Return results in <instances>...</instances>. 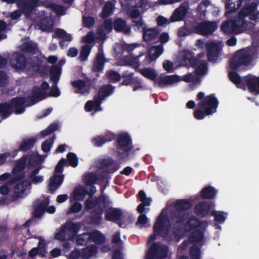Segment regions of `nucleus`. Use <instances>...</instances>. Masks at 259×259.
Masks as SVG:
<instances>
[{
    "label": "nucleus",
    "mask_w": 259,
    "mask_h": 259,
    "mask_svg": "<svg viewBox=\"0 0 259 259\" xmlns=\"http://www.w3.org/2000/svg\"><path fill=\"white\" fill-rule=\"evenodd\" d=\"M105 63V58L103 53H98L92 66V71L94 72H100L103 71Z\"/></svg>",
    "instance_id": "27"
},
{
    "label": "nucleus",
    "mask_w": 259,
    "mask_h": 259,
    "mask_svg": "<svg viewBox=\"0 0 259 259\" xmlns=\"http://www.w3.org/2000/svg\"><path fill=\"white\" fill-rule=\"evenodd\" d=\"M36 141V139L34 137L24 139L20 143L19 147L16 151L26 152L34 147Z\"/></svg>",
    "instance_id": "29"
},
{
    "label": "nucleus",
    "mask_w": 259,
    "mask_h": 259,
    "mask_svg": "<svg viewBox=\"0 0 259 259\" xmlns=\"http://www.w3.org/2000/svg\"><path fill=\"white\" fill-rule=\"evenodd\" d=\"M258 1L246 4L234 19L224 22L221 29L226 34H238L247 30L250 22L245 18L249 17L250 20L259 21V12L257 11Z\"/></svg>",
    "instance_id": "1"
},
{
    "label": "nucleus",
    "mask_w": 259,
    "mask_h": 259,
    "mask_svg": "<svg viewBox=\"0 0 259 259\" xmlns=\"http://www.w3.org/2000/svg\"><path fill=\"white\" fill-rule=\"evenodd\" d=\"M188 211H170L171 220L176 224L183 222L188 218Z\"/></svg>",
    "instance_id": "41"
},
{
    "label": "nucleus",
    "mask_w": 259,
    "mask_h": 259,
    "mask_svg": "<svg viewBox=\"0 0 259 259\" xmlns=\"http://www.w3.org/2000/svg\"><path fill=\"white\" fill-rule=\"evenodd\" d=\"M243 0H227L226 5L225 15L228 16L232 12L236 11L242 6Z\"/></svg>",
    "instance_id": "28"
},
{
    "label": "nucleus",
    "mask_w": 259,
    "mask_h": 259,
    "mask_svg": "<svg viewBox=\"0 0 259 259\" xmlns=\"http://www.w3.org/2000/svg\"><path fill=\"white\" fill-rule=\"evenodd\" d=\"M91 49L92 47L89 45H85L82 47L79 56V58L81 61H84L87 60Z\"/></svg>",
    "instance_id": "58"
},
{
    "label": "nucleus",
    "mask_w": 259,
    "mask_h": 259,
    "mask_svg": "<svg viewBox=\"0 0 259 259\" xmlns=\"http://www.w3.org/2000/svg\"><path fill=\"white\" fill-rule=\"evenodd\" d=\"M67 164L73 167H75L78 164V158L76 155L72 152H69L66 155Z\"/></svg>",
    "instance_id": "59"
},
{
    "label": "nucleus",
    "mask_w": 259,
    "mask_h": 259,
    "mask_svg": "<svg viewBox=\"0 0 259 259\" xmlns=\"http://www.w3.org/2000/svg\"><path fill=\"white\" fill-rule=\"evenodd\" d=\"M163 51L162 46H157L152 47L148 52V56H146L145 61H147L149 64L151 62L156 60L163 53Z\"/></svg>",
    "instance_id": "25"
},
{
    "label": "nucleus",
    "mask_w": 259,
    "mask_h": 259,
    "mask_svg": "<svg viewBox=\"0 0 259 259\" xmlns=\"http://www.w3.org/2000/svg\"><path fill=\"white\" fill-rule=\"evenodd\" d=\"M188 12V9L185 6L181 5L173 12L170 18V22H174L184 20Z\"/></svg>",
    "instance_id": "24"
},
{
    "label": "nucleus",
    "mask_w": 259,
    "mask_h": 259,
    "mask_svg": "<svg viewBox=\"0 0 259 259\" xmlns=\"http://www.w3.org/2000/svg\"><path fill=\"white\" fill-rule=\"evenodd\" d=\"M204 228H196V229L191 231V232L188 237L189 241L192 243H198L200 242L204 238Z\"/></svg>",
    "instance_id": "23"
},
{
    "label": "nucleus",
    "mask_w": 259,
    "mask_h": 259,
    "mask_svg": "<svg viewBox=\"0 0 259 259\" xmlns=\"http://www.w3.org/2000/svg\"><path fill=\"white\" fill-rule=\"evenodd\" d=\"M105 218L108 221L116 222L120 219L123 211H106Z\"/></svg>",
    "instance_id": "56"
},
{
    "label": "nucleus",
    "mask_w": 259,
    "mask_h": 259,
    "mask_svg": "<svg viewBox=\"0 0 259 259\" xmlns=\"http://www.w3.org/2000/svg\"><path fill=\"white\" fill-rule=\"evenodd\" d=\"M181 62L183 66L188 68H195L199 63L198 58H196L194 53L189 50L182 52Z\"/></svg>",
    "instance_id": "14"
},
{
    "label": "nucleus",
    "mask_w": 259,
    "mask_h": 259,
    "mask_svg": "<svg viewBox=\"0 0 259 259\" xmlns=\"http://www.w3.org/2000/svg\"><path fill=\"white\" fill-rule=\"evenodd\" d=\"M138 197L141 203L138 206L136 210H146V207L149 206L152 202L151 198L147 197L143 190L139 192Z\"/></svg>",
    "instance_id": "31"
},
{
    "label": "nucleus",
    "mask_w": 259,
    "mask_h": 259,
    "mask_svg": "<svg viewBox=\"0 0 259 259\" xmlns=\"http://www.w3.org/2000/svg\"><path fill=\"white\" fill-rule=\"evenodd\" d=\"M26 102L29 103V101H27L25 97H17L12 98L9 104L15 114H21L25 111V104Z\"/></svg>",
    "instance_id": "15"
},
{
    "label": "nucleus",
    "mask_w": 259,
    "mask_h": 259,
    "mask_svg": "<svg viewBox=\"0 0 259 259\" xmlns=\"http://www.w3.org/2000/svg\"><path fill=\"white\" fill-rule=\"evenodd\" d=\"M85 209L94 210H121L113 207V202L106 194H101L98 197L90 196L85 201Z\"/></svg>",
    "instance_id": "3"
},
{
    "label": "nucleus",
    "mask_w": 259,
    "mask_h": 259,
    "mask_svg": "<svg viewBox=\"0 0 259 259\" xmlns=\"http://www.w3.org/2000/svg\"><path fill=\"white\" fill-rule=\"evenodd\" d=\"M39 0H17L18 7L20 9L12 12L10 17L12 20L18 19L23 13L27 19L30 18L31 14L38 4Z\"/></svg>",
    "instance_id": "5"
},
{
    "label": "nucleus",
    "mask_w": 259,
    "mask_h": 259,
    "mask_svg": "<svg viewBox=\"0 0 259 259\" xmlns=\"http://www.w3.org/2000/svg\"><path fill=\"white\" fill-rule=\"evenodd\" d=\"M234 70L230 71L228 73V77L230 81L234 83L236 86L239 89L245 90L246 87L249 90V86L246 81L247 77H251V74H249L244 76L242 78L239 74Z\"/></svg>",
    "instance_id": "13"
},
{
    "label": "nucleus",
    "mask_w": 259,
    "mask_h": 259,
    "mask_svg": "<svg viewBox=\"0 0 259 259\" xmlns=\"http://www.w3.org/2000/svg\"><path fill=\"white\" fill-rule=\"evenodd\" d=\"M16 183L14 188V193L17 197H22L26 190L28 182L27 180H21Z\"/></svg>",
    "instance_id": "36"
},
{
    "label": "nucleus",
    "mask_w": 259,
    "mask_h": 259,
    "mask_svg": "<svg viewBox=\"0 0 259 259\" xmlns=\"http://www.w3.org/2000/svg\"><path fill=\"white\" fill-rule=\"evenodd\" d=\"M96 79L86 77L83 79L72 81L71 85L74 88V93L81 95L89 94L92 89H94Z\"/></svg>",
    "instance_id": "8"
},
{
    "label": "nucleus",
    "mask_w": 259,
    "mask_h": 259,
    "mask_svg": "<svg viewBox=\"0 0 259 259\" xmlns=\"http://www.w3.org/2000/svg\"><path fill=\"white\" fill-rule=\"evenodd\" d=\"M194 68L196 74L200 76L204 75L207 72V63L205 60L202 61Z\"/></svg>",
    "instance_id": "51"
},
{
    "label": "nucleus",
    "mask_w": 259,
    "mask_h": 259,
    "mask_svg": "<svg viewBox=\"0 0 259 259\" xmlns=\"http://www.w3.org/2000/svg\"><path fill=\"white\" fill-rule=\"evenodd\" d=\"M145 77L152 80H155L156 78L157 74L154 69L151 68H145L139 70V72Z\"/></svg>",
    "instance_id": "46"
},
{
    "label": "nucleus",
    "mask_w": 259,
    "mask_h": 259,
    "mask_svg": "<svg viewBox=\"0 0 259 259\" xmlns=\"http://www.w3.org/2000/svg\"><path fill=\"white\" fill-rule=\"evenodd\" d=\"M64 179V175L54 174L49 179L48 189L53 194L62 184Z\"/></svg>",
    "instance_id": "19"
},
{
    "label": "nucleus",
    "mask_w": 259,
    "mask_h": 259,
    "mask_svg": "<svg viewBox=\"0 0 259 259\" xmlns=\"http://www.w3.org/2000/svg\"><path fill=\"white\" fill-rule=\"evenodd\" d=\"M98 252V248L95 245L88 246L81 252V256L84 259H89Z\"/></svg>",
    "instance_id": "44"
},
{
    "label": "nucleus",
    "mask_w": 259,
    "mask_h": 259,
    "mask_svg": "<svg viewBox=\"0 0 259 259\" xmlns=\"http://www.w3.org/2000/svg\"><path fill=\"white\" fill-rule=\"evenodd\" d=\"M53 38H59L65 41L70 42L72 38L70 34L67 33L64 29L57 28L55 30V33L53 34Z\"/></svg>",
    "instance_id": "42"
},
{
    "label": "nucleus",
    "mask_w": 259,
    "mask_h": 259,
    "mask_svg": "<svg viewBox=\"0 0 259 259\" xmlns=\"http://www.w3.org/2000/svg\"><path fill=\"white\" fill-rule=\"evenodd\" d=\"M197 197L194 195L187 199H177L175 201L169 200L166 206L161 210H215V204L211 201L197 202Z\"/></svg>",
    "instance_id": "2"
},
{
    "label": "nucleus",
    "mask_w": 259,
    "mask_h": 259,
    "mask_svg": "<svg viewBox=\"0 0 259 259\" xmlns=\"http://www.w3.org/2000/svg\"><path fill=\"white\" fill-rule=\"evenodd\" d=\"M87 191L83 187L78 186L75 187L73 192V197L74 200H82L86 194Z\"/></svg>",
    "instance_id": "47"
},
{
    "label": "nucleus",
    "mask_w": 259,
    "mask_h": 259,
    "mask_svg": "<svg viewBox=\"0 0 259 259\" xmlns=\"http://www.w3.org/2000/svg\"><path fill=\"white\" fill-rule=\"evenodd\" d=\"M202 222L195 217H191L185 224V229L186 232H190L196 228H202Z\"/></svg>",
    "instance_id": "30"
},
{
    "label": "nucleus",
    "mask_w": 259,
    "mask_h": 259,
    "mask_svg": "<svg viewBox=\"0 0 259 259\" xmlns=\"http://www.w3.org/2000/svg\"><path fill=\"white\" fill-rule=\"evenodd\" d=\"M118 168L119 167L116 164H115L111 168L103 169L99 174V175H98L99 180L102 181L108 180L110 178V174L117 171Z\"/></svg>",
    "instance_id": "43"
},
{
    "label": "nucleus",
    "mask_w": 259,
    "mask_h": 259,
    "mask_svg": "<svg viewBox=\"0 0 259 259\" xmlns=\"http://www.w3.org/2000/svg\"><path fill=\"white\" fill-rule=\"evenodd\" d=\"M218 191L213 186L207 185L204 187L198 193L195 195L197 198V202L201 201H211L215 198ZM214 203V202L213 201Z\"/></svg>",
    "instance_id": "11"
},
{
    "label": "nucleus",
    "mask_w": 259,
    "mask_h": 259,
    "mask_svg": "<svg viewBox=\"0 0 259 259\" xmlns=\"http://www.w3.org/2000/svg\"><path fill=\"white\" fill-rule=\"evenodd\" d=\"M91 239L97 244H103L105 241L104 235L97 230L91 232Z\"/></svg>",
    "instance_id": "48"
},
{
    "label": "nucleus",
    "mask_w": 259,
    "mask_h": 259,
    "mask_svg": "<svg viewBox=\"0 0 259 259\" xmlns=\"http://www.w3.org/2000/svg\"><path fill=\"white\" fill-rule=\"evenodd\" d=\"M99 180L98 175L93 171L85 173L82 177L83 182L87 186H92L96 184Z\"/></svg>",
    "instance_id": "35"
},
{
    "label": "nucleus",
    "mask_w": 259,
    "mask_h": 259,
    "mask_svg": "<svg viewBox=\"0 0 259 259\" xmlns=\"http://www.w3.org/2000/svg\"><path fill=\"white\" fill-rule=\"evenodd\" d=\"M49 203L48 198L43 199H37L33 201L32 206L34 210H46Z\"/></svg>",
    "instance_id": "40"
},
{
    "label": "nucleus",
    "mask_w": 259,
    "mask_h": 259,
    "mask_svg": "<svg viewBox=\"0 0 259 259\" xmlns=\"http://www.w3.org/2000/svg\"><path fill=\"white\" fill-rule=\"evenodd\" d=\"M106 74L108 79L114 82H118L121 79V75L118 72L113 70H108Z\"/></svg>",
    "instance_id": "62"
},
{
    "label": "nucleus",
    "mask_w": 259,
    "mask_h": 259,
    "mask_svg": "<svg viewBox=\"0 0 259 259\" xmlns=\"http://www.w3.org/2000/svg\"><path fill=\"white\" fill-rule=\"evenodd\" d=\"M164 212L161 211L160 215L157 218L153 226L154 233L149 236L148 243H150L156 239V234L163 238H166L169 234L171 227L170 222L168 217Z\"/></svg>",
    "instance_id": "4"
},
{
    "label": "nucleus",
    "mask_w": 259,
    "mask_h": 259,
    "mask_svg": "<svg viewBox=\"0 0 259 259\" xmlns=\"http://www.w3.org/2000/svg\"><path fill=\"white\" fill-rule=\"evenodd\" d=\"M47 97V92L38 86H34L33 87L31 96L28 98L30 101L31 103H29V106L33 105L37 102L46 99Z\"/></svg>",
    "instance_id": "17"
},
{
    "label": "nucleus",
    "mask_w": 259,
    "mask_h": 259,
    "mask_svg": "<svg viewBox=\"0 0 259 259\" xmlns=\"http://www.w3.org/2000/svg\"><path fill=\"white\" fill-rule=\"evenodd\" d=\"M124 148L117 147L118 157L120 160H125L128 158V151L131 150L133 147L130 146L129 148Z\"/></svg>",
    "instance_id": "63"
},
{
    "label": "nucleus",
    "mask_w": 259,
    "mask_h": 259,
    "mask_svg": "<svg viewBox=\"0 0 259 259\" xmlns=\"http://www.w3.org/2000/svg\"><path fill=\"white\" fill-rule=\"evenodd\" d=\"M91 240V232L83 233L76 236V242L77 245H86Z\"/></svg>",
    "instance_id": "49"
},
{
    "label": "nucleus",
    "mask_w": 259,
    "mask_h": 259,
    "mask_svg": "<svg viewBox=\"0 0 259 259\" xmlns=\"http://www.w3.org/2000/svg\"><path fill=\"white\" fill-rule=\"evenodd\" d=\"M253 59V56L250 52L245 49H241L236 52L234 57L231 60L230 68L237 70L242 66L249 65Z\"/></svg>",
    "instance_id": "7"
},
{
    "label": "nucleus",
    "mask_w": 259,
    "mask_h": 259,
    "mask_svg": "<svg viewBox=\"0 0 259 259\" xmlns=\"http://www.w3.org/2000/svg\"><path fill=\"white\" fill-rule=\"evenodd\" d=\"M168 251V246L155 242L150 246L146 255L149 259H162L166 257Z\"/></svg>",
    "instance_id": "9"
},
{
    "label": "nucleus",
    "mask_w": 259,
    "mask_h": 259,
    "mask_svg": "<svg viewBox=\"0 0 259 259\" xmlns=\"http://www.w3.org/2000/svg\"><path fill=\"white\" fill-rule=\"evenodd\" d=\"M115 135L112 133H108L104 136H97L92 139V143L95 147H101L107 142L113 141Z\"/></svg>",
    "instance_id": "22"
},
{
    "label": "nucleus",
    "mask_w": 259,
    "mask_h": 259,
    "mask_svg": "<svg viewBox=\"0 0 259 259\" xmlns=\"http://www.w3.org/2000/svg\"><path fill=\"white\" fill-rule=\"evenodd\" d=\"M41 166L34 169L30 174L29 178L31 182L34 184L41 183L44 181V177L42 176H37L41 169Z\"/></svg>",
    "instance_id": "50"
},
{
    "label": "nucleus",
    "mask_w": 259,
    "mask_h": 259,
    "mask_svg": "<svg viewBox=\"0 0 259 259\" xmlns=\"http://www.w3.org/2000/svg\"><path fill=\"white\" fill-rule=\"evenodd\" d=\"M13 112L11 109L10 104L8 102H2L0 103V116L2 119L8 118Z\"/></svg>",
    "instance_id": "38"
},
{
    "label": "nucleus",
    "mask_w": 259,
    "mask_h": 259,
    "mask_svg": "<svg viewBox=\"0 0 259 259\" xmlns=\"http://www.w3.org/2000/svg\"><path fill=\"white\" fill-rule=\"evenodd\" d=\"M115 90V87L110 84H106L100 87L98 90V97L103 100L111 95Z\"/></svg>",
    "instance_id": "32"
},
{
    "label": "nucleus",
    "mask_w": 259,
    "mask_h": 259,
    "mask_svg": "<svg viewBox=\"0 0 259 259\" xmlns=\"http://www.w3.org/2000/svg\"><path fill=\"white\" fill-rule=\"evenodd\" d=\"M113 28L117 32H123L124 34H130L131 26H128L124 19L119 18L115 19L113 22Z\"/></svg>",
    "instance_id": "21"
},
{
    "label": "nucleus",
    "mask_w": 259,
    "mask_h": 259,
    "mask_svg": "<svg viewBox=\"0 0 259 259\" xmlns=\"http://www.w3.org/2000/svg\"><path fill=\"white\" fill-rule=\"evenodd\" d=\"M40 29L44 31L52 32L53 30V25L51 23L49 19L47 18H44L41 19L39 24Z\"/></svg>",
    "instance_id": "55"
},
{
    "label": "nucleus",
    "mask_w": 259,
    "mask_h": 259,
    "mask_svg": "<svg viewBox=\"0 0 259 259\" xmlns=\"http://www.w3.org/2000/svg\"><path fill=\"white\" fill-rule=\"evenodd\" d=\"M41 4L47 8H49L53 10L58 15H64L65 14V9L64 7L63 6L47 2H40L39 4L40 5Z\"/></svg>",
    "instance_id": "37"
},
{
    "label": "nucleus",
    "mask_w": 259,
    "mask_h": 259,
    "mask_svg": "<svg viewBox=\"0 0 259 259\" xmlns=\"http://www.w3.org/2000/svg\"><path fill=\"white\" fill-rule=\"evenodd\" d=\"M64 226H66L67 232H68L73 235L77 234L81 227L80 224L72 222L66 223Z\"/></svg>",
    "instance_id": "57"
},
{
    "label": "nucleus",
    "mask_w": 259,
    "mask_h": 259,
    "mask_svg": "<svg viewBox=\"0 0 259 259\" xmlns=\"http://www.w3.org/2000/svg\"><path fill=\"white\" fill-rule=\"evenodd\" d=\"M191 259H200V249L196 245H193L190 249Z\"/></svg>",
    "instance_id": "64"
},
{
    "label": "nucleus",
    "mask_w": 259,
    "mask_h": 259,
    "mask_svg": "<svg viewBox=\"0 0 259 259\" xmlns=\"http://www.w3.org/2000/svg\"><path fill=\"white\" fill-rule=\"evenodd\" d=\"M217 29L215 22L205 21L198 23L194 27V32L203 36L213 33Z\"/></svg>",
    "instance_id": "10"
},
{
    "label": "nucleus",
    "mask_w": 259,
    "mask_h": 259,
    "mask_svg": "<svg viewBox=\"0 0 259 259\" xmlns=\"http://www.w3.org/2000/svg\"><path fill=\"white\" fill-rule=\"evenodd\" d=\"M41 162L42 159L40 155H35L34 154H31L30 156H29L28 160V167L29 168H33L41 164Z\"/></svg>",
    "instance_id": "52"
},
{
    "label": "nucleus",
    "mask_w": 259,
    "mask_h": 259,
    "mask_svg": "<svg viewBox=\"0 0 259 259\" xmlns=\"http://www.w3.org/2000/svg\"><path fill=\"white\" fill-rule=\"evenodd\" d=\"M134 75V72H130L128 70L123 71L121 75L123 78L121 85L127 86L132 84Z\"/></svg>",
    "instance_id": "54"
},
{
    "label": "nucleus",
    "mask_w": 259,
    "mask_h": 259,
    "mask_svg": "<svg viewBox=\"0 0 259 259\" xmlns=\"http://www.w3.org/2000/svg\"><path fill=\"white\" fill-rule=\"evenodd\" d=\"M207 57L209 62L215 63L220 56L222 48L220 44L213 41L207 42L205 45Z\"/></svg>",
    "instance_id": "12"
},
{
    "label": "nucleus",
    "mask_w": 259,
    "mask_h": 259,
    "mask_svg": "<svg viewBox=\"0 0 259 259\" xmlns=\"http://www.w3.org/2000/svg\"><path fill=\"white\" fill-rule=\"evenodd\" d=\"M246 81L249 86V92L259 94V76L251 75V77H247Z\"/></svg>",
    "instance_id": "33"
},
{
    "label": "nucleus",
    "mask_w": 259,
    "mask_h": 259,
    "mask_svg": "<svg viewBox=\"0 0 259 259\" xmlns=\"http://www.w3.org/2000/svg\"><path fill=\"white\" fill-rule=\"evenodd\" d=\"M197 100L200 101L197 105L201 109L205 110L207 115H211L217 111L219 101L214 94H210L205 97L204 93L199 92L197 95Z\"/></svg>",
    "instance_id": "6"
},
{
    "label": "nucleus",
    "mask_w": 259,
    "mask_h": 259,
    "mask_svg": "<svg viewBox=\"0 0 259 259\" xmlns=\"http://www.w3.org/2000/svg\"><path fill=\"white\" fill-rule=\"evenodd\" d=\"M117 147L126 148L132 143V139L127 133L119 135L117 139Z\"/></svg>",
    "instance_id": "39"
},
{
    "label": "nucleus",
    "mask_w": 259,
    "mask_h": 259,
    "mask_svg": "<svg viewBox=\"0 0 259 259\" xmlns=\"http://www.w3.org/2000/svg\"><path fill=\"white\" fill-rule=\"evenodd\" d=\"M49 73L51 76L50 80L53 83L58 84L61 74V68L57 65H53L50 68Z\"/></svg>",
    "instance_id": "34"
},
{
    "label": "nucleus",
    "mask_w": 259,
    "mask_h": 259,
    "mask_svg": "<svg viewBox=\"0 0 259 259\" xmlns=\"http://www.w3.org/2000/svg\"><path fill=\"white\" fill-rule=\"evenodd\" d=\"M155 80L159 87L163 88L166 85H170L180 81V76L177 75L160 76Z\"/></svg>",
    "instance_id": "20"
},
{
    "label": "nucleus",
    "mask_w": 259,
    "mask_h": 259,
    "mask_svg": "<svg viewBox=\"0 0 259 259\" xmlns=\"http://www.w3.org/2000/svg\"><path fill=\"white\" fill-rule=\"evenodd\" d=\"M37 49V45L32 41L25 42L22 45L21 51L26 53H33Z\"/></svg>",
    "instance_id": "53"
},
{
    "label": "nucleus",
    "mask_w": 259,
    "mask_h": 259,
    "mask_svg": "<svg viewBox=\"0 0 259 259\" xmlns=\"http://www.w3.org/2000/svg\"><path fill=\"white\" fill-rule=\"evenodd\" d=\"M114 9V6L112 3L107 2L102 9L100 17L103 19L108 18L112 14Z\"/></svg>",
    "instance_id": "45"
},
{
    "label": "nucleus",
    "mask_w": 259,
    "mask_h": 259,
    "mask_svg": "<svg viewBox=\"0 0 259 259\" xmlns=\"http://www.w3.org/2000/svg\"><path fill=\"white\" fill-rule=\"evenodd\" d=\"M10 64L13 68L18 69H24L27 64L26 56L18 52H15L12 55Z\"/></svg>",
    "instance_id": "16"
},
{
    "label": "nucleus",
    "mask_w": 259,
    "mask_h": 259,
    "mask_svg": "<svg viewBox=\"0 0 259 259\" xmlns=\"http://www.w3.org/2000/svg\"><path fill=\"white\" fill-rule=\"evenodd\" d=\"M55 135L44 141L41 144V149L45 153H48L53 146Z\"/></svg>",
    "instance_id": "61"
},
{
    "label": "nucleus",
    "mask_w": 259,
    "mask_h": 259,
    "mask_svg": "<svg viewBox=\"0 0 259 259\" xmlns=\"http://www.w3.org/2000/svg\"><path fill=\"white\" fill-rule=\"evenodd\" d=\"M24 167L25 164L24 163H18L16 165L12 170L14 176L9 181L10 184H14L24 179L25 177V173L23 171Z\"/></svg>",
    "instance_id": "18"
},
{
    "label": "nucleus",
    "mask_w": 259,
    "mask_h": 259,
    "mask_svg": "<svg viewBox=\"0 0 259 259\" xmlns=\"http://www.w3.org/2000/svg\"><path fill=\"white\" fill-rule=\"evenodd\" d=\"M143 38L145 41L149 42L155 40L159 34L157 27L146 28L143 32Z\"/></svg>",
    "instance_id": "26"
},
{
    "label": "nucleus",
    "mask_w": 259,
    "mask_h": 259,
    "mask_svg": "<svg viewBox=\"0 0 259 259\" xmlns=\"http://www.w3.org/2000/svg\"><path fill=\"white\" fill-rule=\"evenodd\" d=\"M142 55H143V53L136 57H131L128 62V64L134 68L136 71L138 72H139V70H141L139 68L140 65L139 58Z\"/></svg>",
    "instance_id": "60"
}]
</instances>
